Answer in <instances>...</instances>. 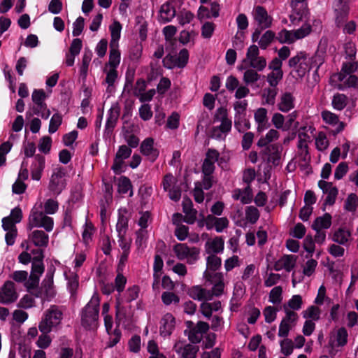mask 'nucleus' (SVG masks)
<instances>
[{
	"instance_id": "obj_1",
	"label": "nucleus",
	"mask_w": 358,
	"mask_h": 358,
	"mask_svg": "<svg viewBox=\"0 0 358 358\" xmlns=\"http://www.w3.org/2000/svg\"><path fill=\"white\" fill-rule=\"evenodd\" d=\"M322 63V59L318 56L310 57L305 52H299L289 59L288 65L292 69V76L301 78L309 72L311 68L315 66L318 68Z\"/></svg>"
},
{
	"instance_id": "obj_2",
	"label": "nucleus",
	"mask_w": 358,
	"mask_h": 358,
	"mask_svg": "<svg viewBox=\"0 0 358 358\" xmlns=\"http://www.w3.org/2000/svg\"><path fill=\"white\" fill-rule=\"evenodd\" d=\"M99 305L100 298L97 293H94L81 311V324L83 327L89 329L97 327Z\"/></svg>"
},
{
	"instance_id": "obj_3",
	"label": "nucleus",
	"mask_w": 358,
	"mask_h": 358,
	"mask_svg": "<svg viewBox=\"0 0 358 358\" xmlns=\"http://www.w3.org/2000/svg\"><path fill=\"white\" fill-rule=\"evenodd\" d=\"M41 208V203L39 206H34L32 208L28 217L27 228L29 230L33 228H43L47 232H50L54 227L53 219L47 216Z\"/></svg>"
},
{
	"instance_id": "obj_4",
	"label": "nucleus",
	"mask_w": 358,
	"mask_h": 358,
	"mask_svg": "<svg viewBox=\"0 0 358 358\" xmlns=\"http://www.w3.org/2000/svg\"><path fill=\"white\" fill-rule=\"evenodd\" d=\"M62 318L61 309L57 306H51L44 312L38 329L41 333H50L61 324Z\"/></svg>"
},
{
	"instance_id": "obj_5",
	"label": "nucleus",
	"mask_w": 358,
	"mask_h": 358,
	"mask_svg": "<svg viewBox=\"0 0 358 358\" xmlns=\"http://www.w3.org/2000/svg\"><path fill=\"white\" fill-rule=\"evenodd\" d=\"M348 332L345 327H341L331 330L329 334L327 348L329 354L334 357L347 345Z\"/></svg>"
},
{
	"instance_id": "obj_6",
	"label": "nucleus",
	"mask_w": 358,
	"mask_h": 358,
	"mask_svg": "<svg viewBox=\"0 0 358 358\" xmlns=\"http://www.w3.org/2000/svg\"><path fill=\"white\" fill-rule=\"evenodd\" d=\"M259 53L258 46L256 45H250L247 49L245 57L242 60V64L238 66V69L243 70L250 67L257 71H262L266 68L267 62L266 58L260 56Z\"/></svg>"
},
{
	"instance_id": "obj_7",
	"label": "nucleus",
	"mask_w": 358,
	"mask_h": 358,
	"mask_svg": "<svg viewBox=\"0 0 358 358\" xmlns=\"http://www.w3.org/2000/svg\"><path fill=\"white\" fill-rule=\"evenodd\" d=\"M311 25L309 22H304L303 25L296 30L289 31L281 30L278 35V39L281 43H292L296 40L302 39L311 32Z\"/></svg>"
},
{
	"instance_id": "obj_8",
	"label": "nucleus",
	"mask_w": 358,
	"mask_h": 358,
	"mask_svg": "<svg viewBox=\"0 0 358 358\" xmlns=\"http://www.w3.org/2000/svg\"><path fill=\"white\" fill-rule=\"evenodd\" d=\"M173 250L179 260H186L189 264L195 263L199 257V249L196 247H189L185 243H177Z\"/></svg>"
},
{
	"instance_id": "obj_9",
	"label": "nucleus",
	"mask_w": 358,
	"mask_h": 358,
	"mask_svg": "<svg viewBox=\"0 0 358 358\" xmlns=\"http://www.w3.org/2000/svg\"><path fill=\"white\" fill-rule=\"evenodd\" d=\"M203 277L206 282L213 285V288L210 290L212 298L219 296L222 294L224 289V276L221 273H211L205 271L203 273Z\"/></svg>"
},
{
	"instance_id": "obj_10",
	"label": "nucleus",
	"mask_w": 358,
	"mask_h": 358,
	"mask_svg": "<svg viewBox=\"0 0 358 358\" xmlns=\"http://www.w3.org/2000/svg\"><path fill=\"white\" fill-rule=\"evenodd\" d=\"M358 65L356 62H347L343 64L341 71L334 73L330 77V83L334 87L342 89V82L347 75H350L357 70Z\"/></svg>"
},
{
	"instance_id": "obj_11",
	"label": "nucleus",
	"mask_w": 358,
	"mask_h": 358,
	"mask_svg": "<svg viewBox=\"0 0 358 358\" xmlns=\"http://www.w3.org/2000/svg\"><path fill=\"white\" fill-rule=\"evenodd\" d=\"M162 186L165 192H169V198L178 201L181 197V192L177 186V179L171 173L165 175L162 181Z\"/></svg>"
},
{
	"instance_id": "obj_12",
	"label": "nucleus",
	"mask_w": 358,
	"mask_h": 358,
	"mask_svg": "<svg viewBox=\"0 0 358 358\" xmlns=\"http://www.w3.org/2000/svg\"><path fill=\"white\" fill-rule=\"evenodd\" d=\"M56 292L53 285V274L47 273L36 296L43 301H50Z\"/></svg>"
},
{
	"instance_id": "obj_13",
	"label": "nucleus",
	"mask_w": 358,
	"mask_h": 358,
	"mask_svg": "<svg viewBox=\"0 0 358 358\" xmlns=\"http://www.w3.org/2000/svg\"><path fill=\"white\" fill-rule=\"evenodd\" d=\"M321 117L326 124L334 128L332 131L334 135L342 132L345 127V123L340 120L338 115L330 110H322L321 112Z\"/></svg>"
},
{
	"instance_id": "obj_14",
	"label": "nucleus",
	"mask_w": 358,
	"mask_h": 358,
	"mask_svg": "<svg viewBox=\"0 0 358 358\" xmlns=\"http://www.w3.org/2000/svg\"><path fill=\"white\" fill-rule=\"evenodd\" d=\"M189 53L187 50H181L178 55H167L164 58V66L167 69H173L175 67L183 68L188 62Z\"/></svg>"
},
{
	"instance_id": "obj_15",
	"label": "nucleus",
	"mask_w": 358,
	"mask_h": 358,
	"mask_svg": "<svg viewBox=\"0 0 358 358\" xmlns=\"http://www.w3.org/2000/svg\"><path fill=\"white\" fill-rule=\"evenodd\" d=\"M254 21L262 29H268L271 27L273 17L268 15L266 9L262 6H256L252 11Z\"/></svg>"
},
{
	"instance_id": "obj_16",
	"label": "nucleus",
	"mask_w": 358,
	"mask_h": 358,
	"mask_svg": "<svg viewBox=\"0 0 358 358\" xmlns=\"http://www.w3.org/2000/svg\"><path fill=\"white\" fill-rule=\"evenodd\" d=\"M17 297L14 282L10 280L5 282L0 288V303L9 304L15 301Z\"/></svg>"
},
{
	"instance_id": "obj_17",
	"label": "nucleus",
	"mask_w": 358,
	"mask_h": 358,
	"mask_svg": "<svg viewBox=\"0 0 358 358\" xmlns=\"http://www.w3.org/2000/svg\"><path fill=\"white\" fill-rule=\"evenodd\" d=\"M173 350L181 358H196L199 348L196 345L178 341L174 344Z\"/></svg>"
},
{
	"instance_id": "obj_18",
	"label": "nucleus",
	"mask_w": 358,
	"mask_h": 358,
	"mask_svg": "<svg viewBox=\"0 0 358 358\" xmlns=\"http://www.w3.org/2000/svg\"><path fill=\"white\" fill-rule=\"evenodd\" d=\"M221 160L217 150L213 148L208 149L202 165V173L213 174L215 169V162H220Z\"/></svg>"
},
{
	"instance_id": "obj_19",
	"label": "nucleus",
	"mask_w": 358,
	"mask_h": 358,
	"mask_svg": "<svg viewBox=\"0 0 358 358\" xmlns=\"http://www.w3.org/2000/svg\"><path fill=\"white\" fill-rule=\"evenodd\" d=\"M292 11L289 15V20L293 26H298L301 22H308L309 11L307 4L292 7Z\"/></svg>"
},
{
	"instance_id": "obj_20",
	"label": "nucleus",
	"mask_w": 358,
	"mask_h": 358,
	"mask_svg": "<svg viewBox=\"0 0 358 358\" xmlns=\"http://www.w3.org/2000/svg\"><path fill=\"white\" fill-rule=\"evenodd\" d=\"M64 170L56 168L53 170L50 182V189L56 194H59L65 187Z\"/></svg>"
},
{
	"instance_id": "obj_21",
	"label": "nucleus",
	"mask_w": 358,
	"mask_h": 358,
	"mask_svg": "<svg viewBox=\"0 0 358 358\" xmlns=\"http://www.w3.org/2000/svg\"><path fill=\"white\" fill-rule=\"evenodd\" d=\"M36 253L38 256L33 258L32 267L30 275V280L31 281L32 285H34L38 282L40 276L44 272V265L43 263V256L42 251L38 250Z\"/></svg>"
},
{
	"instance_id": "obj_22",
	"label": "nucleus",
	"mask_w": 358,
	"mask_h": 358,
	"mask_svg": "<svg viewBox=\"0 0 358 358\" xmlns=\"http://www.w3.org/2000/svg\"><path fill=\"white\" fill-rule=\"evenodd\" d=\"M131 154V149L128 146L123 145L120 146L114 159L112 169L115 173H120L122 171V166L124 159L129 157Z\"/></svg>"
},
{
	"instance_id": "obj_23",
	"label": "nucleus",
	"mask_w": 358,
	"mask_h": 358,
	"mask_svg": "<svg viewBox=\"0 0 358 358\" xmlns=\"http://www.w3.org/2000/svg\"><path fill=\"white\" fill-rule=\"evenodd\" d=\"M296 256L293 255H285L275 262L274 269L276 271L285 270L287 272H290L296 266Z\"/></svg>"
},
{
	"instance_id": "obj_24",
	"label": "nucleus",
	"mask_w": 358,
	"mask_h": 358,
	"mask_svg": "<svg viewBox=\"0 0 358 358\" xmlns=\"http://www.w3.org/2000/svg\"><path fill=\"white\" fill-rule=\"evenodd\" d=\"M140 149L141 153L151 162L155 161L159 154V150L155 147L154 139L152 138H145L141 143Z\"/></svg>"
},
{
	"instance_id": "obj_25",
	"label": "nucleus",
	"mask_w": 358,
	"mask_h": 358,
	"mask_svg": "<svg viewBox=\"0 0 358 358\" xmlns=\"http://www.w3.org/2000/svg\"><path fill=\"white\" fill-rule=\"evenodd\" d=\"M176 9L171 3L166 1L164 3L159 10L158 21L160 23H167L171 22L176 16Z\"/></svg>"
},
{
	"instance_id": "obj_26",
	"label": "nucleus",
	"mask_w": 358,
	"mask_h": 358,
	"mask_svg": "<svg viewBox=\"0 0 358 358\" xmlns=\"http://www.w3.org/2000/svg\"><path fill=\"white\" fill-rule=\"evenodd\" d=\"M176 320L171 313L165 314L160 320L159 333L163 337L169 336L174 328Z\"/></svg>"
},
{
	"instance_id": "obj_27",
	"label": "nucleus",
	"mask_w": 358,
	"mask_h": 358,
	"mask_svg": "<svg viewBox=\"0 0 358 358\" xmlns=\"http://www.w3.org/2000/svg\"><path fill=\"white\" fill-rule=\"evenodd\" d=\"M267 113V110L264 108H259L255 112L254 118L257 124V131L258 133L264 131L270 126Z\"/></svg>"
},
{
	"instance_id": "obj_28",
	"label": "nucleus",
	"mask_w": 358,
	"mask_h": 358,
	"mask_svg": "<svg viewBox=\"0 0 358 358\" xmlns=\"http://www.w3.org/2000/svg\"><path fill=\"white\" fill-rule=\"evenodd\" d=\"M260 31L256 30L252 35V41L253 42L258 41L259 48L262 50L266 49L272 43L275 38V34L271 30L266 31L259 40Z\"/></svg>"
},
{
	"instance_id": "obj_29",
	"label": "nucleus",
	"mask_w": 358,
	"mask_h": 358,
	"mask_svg": "<svg viewBox=\"0 0 358 358\" xmlns=\"http://www.w3.org/2000/svg\"><path fill=\"white\" fill-rule=\"evenodd\" d=\"M187 294L193 299L197 301H210L212 300V294L210 290L206 289L200 285H194L191 287Z\"/></svg>"
},
{
	"instance_id": "obj_30",
	"label": "nucleus",
	"mask_w": 358,
	"mask_h": 358,
	"mask_svg": "<svg viewBox=\"0 0 358 358\" xmlns=\"http://www.w3.org/2000/svg\"><path fill=\"white\" fill-rule=\"evenodd\" d=\"M44 168L45 157L41 155H35L30 168L31 178L39 180Z\"/></svg>"
},
{
	"instance_id": "obj_31",
	"label": "nucleus",
	"mask_w": 358,
	"mask_h": 358,
	"mask_svg": "<svg viewBox=\"0 0 358 358\" xmlns=\"http://www.w3.org/2000/svg\"><path fill=\"white\" fill-rule=\"evenodd\" d=\"M245 220H237L236 224L241 227H246L247 223L255 224L259 218V212L258 209L253 206H247L245 210Z\"/></svg>"
},
{
	"instance_id": "obj_32",
	"label": "nucleus",
	"mask_w": 358,
	"mask_h": 358,
	"mask_svg": "<svg viewBox=\"0 0 358 358\" xmlns=\"http://www.w3.org/2000/svg\"><path fill=\"white\" fill-rule=\"evenodd\" d=\"M29 240L36 247H47L49 243V236L45 231L36 229L29 234Z\"/></svg>"
},
{
	"instance_id": "obj_33",
	"label": "nucleus",
	"mask_w": 358,
	"mask_h": 358,
	"mask_svg": "<svg viewBox=\"0 0 358 358\" xmlns=\"http://www.w3.org/2000/svg\"><path fill=\"white\" fill-rule=\"evenodd\" d=\"M258 270L254 264L248 265L243 270L241 278L243 282H247L248 285L252 286L257 283Z\"/></svg>"
},
{
	"instance_id": "obj_34",
	"label": "nucleus",
	"mask_w": 358,
	"mask_h": 358,
	"mask_svg": "<svg viewBox=\"0 0 358 358\" xmlns=\"http://www.w3.org/2000/svg\"><path fill=\"white\" fill-rule=\"evenodd\" d=\"M164 266V262L162 258L158 255H156L155 256V261H154V265H153V283H152V288L154 290H157V292L159 289V282H160V276L162 274V270Z\"/></svg>"
},
{
	"instance_id": "obj_35",
	"label": "nucleus",
	"mask_w": 358,
	"mask_h": 358,
	"mask_svg": "<svg viewBox=\"0 0 358 358\" xmlns=\"http://www.w3.org/2000/svg\"><path fill=\"white\" fill-rule=\"evenodd\" d=\"M103 73L106 78L102 84L106 85V92H111L114 88V85L118 78V73L117 69L103 67Z\"/></svg>"
},
{
	"instance_id": "obj_36",
	"label": "nucleus",
	"mask_w": 358,
	"mask_h": 358,
	"mask_svg": "<svg viewBox=\"0 0 358 358\" xmlns=\"http://www.w3.org/2000/svg\"><path fill=\"white\" fill-rule=\"evenodd\" d=\"M224 241L222 237H215L208 240L205 244V250L208 254H217L222 252Z\"/></svg>"
},
{
	"instance_id": "obj_37",
	"label": "nucleus",
	"mask_w": 358,
	"mask_h": 358,
	"mask_svg": "<svg viewBox=\"0 0 358 358\" xmlns=\"http://www.w3.org/2000/svg\"><path fill=\"white\" fill-rule=\"evenodd\" d=\"M232 198L234 200H240L242 203H250L252 199V189L250 185H247L244 189H235L232 192Z\"/></svg>"
},
{
	"instance_id": "obj_38",
	"label": "nucleus",
	"mask_w": 358,
	"mask_h": 358,
	"mask_svg": "<svg viewBox=\"0 0 358 358\" xmlns=\"http://www.w3.org/2000/svg\"><path fill=\"white\" fill-rule=\"evenodd\" d=\"M294 108V97L290 92L283 93L278 103V108L283 112L287 113Z\"/></svg>"
},
{
	"instance_id": "obj_39",
	"label": "nucleus",
	"mask_w": 358,
	"mask_h": 358,
	"mask_svg": "<svg viewBox=\"0 0 358 358\" xmlns=\"http://www.w3.org/2000/svg\"><path fill=\"white\" fill-rule=\"evenodd\" d=\"M6 220L2 224L3 229L6 232L5 235V241L7 245L11 246L14 245L15 239L17 236V229L16 225L6 222Z\"/></svg>"
},
{
	"instance_id": "obj_40",
	"label": "nucleus",
	"mask_w": 358,
	"mask_h": 358,
	"mask_svg": "<svg viewBox=\"0 0 358 358\" xmlns=\"http://www.w3.org/2000/svg\"><path fill=\"white\" fill-rule=\"evenodd\" d=\"M122 26L120 22L114 20L109 26L110 41L109 45L119 46V41L121 36Z\"/></svg>"
},
{
	"instance_id": "obj_41",
	"label": "nucleus",
	"mask_w": 358,
	"mask_h": 358,
	"mask_svg": "<svg viewBox=\"0 0 358 358\" xmlns=\"http://www.w3.org/2000/svg\"><path fill=\"white\" fill-rule=\"evenodd\" d=\"M109 60L104 67L117 69L121 60V54L119 50V46L109 45Z\"/></svg>"
},
{
	"instance_id": "obj_42",
	"label": "nucleus",
	"mask_w": 358,
	"mask_h": 358,
	"mask_svg": "<svg viewBox=\"0 0 358 358\" xmlns=\"http://www.w3.org/2000/svg\"><path fill=\"white\" fill-rule=\"evenodd\" d=\"M335 11L336 13V23L339 26L340 23L348 17L349 13L348 0H339L335 7Z\"/></svg>"
},
{
	"instance_id": "obj_43",
	"label": "nucleus",
	"mask_w": 358,
	"mask_h": 358,
	"mask_svg": "<svg viewBox=\"0 0 358 358\" xmlns=\"http://www.w3.org/2000/svg\"><path fill=\"white\" fill-rule=\"evenodd\" d=\"M331 224V216L325 213L322 216L317 217L312 224V228L315 231L327 229Z\"/></svg>"
},
{
	"instance_id": "obj_44",
	"label": "nucleus",
	"mask_w": 358,
	"mask_h": 358,
	"mask_svg": "<svg viewBox=\"0 0 358 358\" xmlns=\"http://www.w3.org/2000/svg\"><path fill=\"white\" fill-rule=\"evenodd\" d=\"M310 141V137L306 132L302 131H299L298 134L297 148L300 155H304L306 157L308 155V143Z\"/></svg>"
},
{
	"instance_id": "obj_45",
	"label": "nucleus",
	"mask_w": 358,
	"mask_h": 358,
	"mask_svg": "<svg viewBox=\"0 0 358 358\" xmlns=\"http://www.w3.org/2000/svg\"><path fill=\"white\" fill-rule=\"evenodd\" d=\"M260 315V310L252 304L247 305L244 308V316L249 324H255Z\"/></svg>"
},
{
	"instance_id": "obj_46",
	"label": "nucleus",
	"mask_w": 358,
	"mask_h": 358,
	"mask_svg": "<svg viewBox=\"0 0 358 358\" xmlns=\"http://www.w3.org/2000/svg\"><path fill=\"white\" fill-rule=\"evenodd\" d=\"M31 99L33 102L36 104V106L34 107V113L38 114L39 110L38 108H44L45 103L44 100L45 99V93L43 90H35L31 96Z\"/></svg>"
},
{
	"instance_id": "obj_47",
	"label": "nucleus",
	"mask_w": 358,
	"mask_h": 358,
	"mask_svg": "<svg viewBox=\"0 0 358 358\" xmlns=\"http://www.w3.org/2000/svg\"><path fill=\"white\" fill-rule=\"evenodd\" d=\"M280 134L275 129H269L267 133L262 136L257 141V145L259 147H264L268 143L278 139Z\"/></svg>"
},
{
	"instance_id": "obj_48",
	"label": "nucleus",
	"mask_w": 358,
	"mask_h": 358,
	"mask_svg": "<svg viewBox=\"0 0 358 358\" xmlns=\"http://www.w3.org/2000/svg\"><path fill=\"white\" fill-rule=\"evenodd\" d=\"M127 213L124 211V214L119 212L118 220L116 224V231L117 236H126L128 228V217L125 215Z\"/></svg>"
},
{
	"instance_id": "obj_49",
	"label": "nucleus",
	"mask_w": 358,
	"mask_h": 358,
	"mask_svg": "<svg viewBox=\"0 0 358 358\" xmlns=\"http://www.w3.org/2000/svg\"><path fill=\"white\" fill-rule=\"evenodd\" d=\"M302 304V297L299 294L293 295L287 303L283 305V310H285L286 308L287 310L296 312L301 308Z\"/></svg>"
},
{
	"instance_id": "obj_50",
	"label": "nucleus",
	"mask_w": 358,
	"mask_h": 358,
	"mask_svg": "<svg viewBox=\"0 0 358 358\" xmlns=\"http://www.w3.org/2000/svg\"><path fill=\"white\" fill-rule=\"evenodd\" d=\"M315 144L318 151L326 150L329 145V141L324 131H320L315 138Z\"/></svg>"
},
{
	"instance_id": "obj_51",
	"label": "nucleus",
	"mask_w": 358,
	"mask_h": 358,
	"mask_svg": "<svg viewBox=\"0 0 358 358\" xmlns=\"http://www.w3.org/2000/svg\"><path fill=\"white\" fill-rule=\"evenodd\" d=\"M244 69L245 71L243 73V80L246 85H252L259 80L260 75L258 73L259 71L250 67Z\"/></svg>"
},
{
	"instance_id": "obj_52",
	"label": "nucleus",
	"mask_w": 358,
	"mask_h": 358,
	"mask_svg": "<svg viewBox=\"0 0 358 358\" xmlns=\"http://www.w3.org/2000/svg\"><path fill=\"white\" fill-rule=\"evenodd\" d=\"M22 219V210L19 207H16L13 208L9 216L5 217L2 219V224H3V222L6 220V222L13 224L14 225H16L17 223H19L21 222Z\"/></svg>"
},
{
	"instance_id": "obj_53",
	"label": "nucleus",
	"mask_w": 358,
	"mask_h": 358,
	"mask_svg": "<svg viewBox=\"0 0 358 358\" xmlns=\"http://www.w3.org/2000/svg\"><path fill=\"white\" fill-rule=\"evenodd\" d=\"M321 310L320 309L315 306H310L308 307L303 312V317L306 320H310L312 321H317L320 318Z\"/></svg>"
},
{
	"instance_id": "obj_54",
	"label": "nucleus",
	"mask_w": 358,
	"mask_h": 358,
	"mask_svg": "<svg viewBox=\"0 0 358 358\" xmlns=\"http://www.w3.org/2000/svg\"><path fill=\"white\" fill-rule=\"evenodd\" d=\"M67 287L71 294H74L78 287V275L76 273H65Z\"/></svg>"
},
{
	"instance_id": "obj_55",
	"label": "nucleus",
	"mask_w": 358,
	"mask_h": 358,
	"mask_svg": "<svg viewBox=\"0 0 358 358\" xmlns=\"http://www.w3.org/2000/svg\"><path fill=\"white\" fill-rule=\"evenodd\" d=\"M222 260L220 257L216 256L215 254H209V256L206 259V271L210 272L215 271L219 269L221 266Z\"/></svg>"
},
{
	"instance_id": "obj_56",
	"label": "nucleus",
	"mask_w": 358,
	"mask_h": 358,
	"mask_svg": "<svg viewBox=\"0 0 358 358\" xmlns=\"http://www.w3.org/2000/svg\"><path fill=\"white\" fill-rule=\"evenodd\" d=\"M119 115L117 108H111L107 114V120L106 123V129L108 131L113 130L116 124V122Z\"/></svg>"
},
{
	"instance_id": "obj_57",
	"label": "nucleus",
	"mask_w": 358,
	"mask_h": 358,
	"mask_svg": "<svg viewBox=\"0 0 358 358\" xmlns=\"http://www.w3.org/2000/svg\"><path fill=\"white\" fill-rule=\"evenodd\" d=\"M282 301V289L280 286H275L269 292L268 301L273 304H280Z\"/></svg>"
},
{
	"instance_id": "obj_58",
	"label": "nucleus",
	"mask_w": 358,
	"mask_h": 358,
	"mask_svg": "<svg viewBox=\"0 0 358 358\" xmlns=\"http://www.w3.org/2000/svg\"><path fill=\"white\" fill-rule=\"evenodd\" d=\"M348 98L343 94H336L333 96L331 105L335 110H342L347 105Z\"/></svg>"
},
{
	"instance_id": "obj_59",
	"label": "nucleus",
	"mask_w": 358,
	"mask_h": 358,
	"mask_svg": "<svg viewBox=\"0 0 358 358\" xmlns=\"http://www.w3.org/2000/svg\"><path fill=\"white\" fill-rule=\"evenodd\" d=\"M234 127L238 132H243L250 128V123L246 115L234 117Z\"/></svg>"
},
{
	"instance_id": "obj_60",
	"label": "nucleus",
	"mask_w": 358,
	"mask_h": 358,
	"mask_svg": "<svg viewBox=\"0 0 358 358\" xmlns=\"http://www.w3.org/2000/svg\"><path fill=\"white\" fill-rule=\"evenodd\" d=\"M350 237V233L348 230L339 229L334 233L333 240L339 244L344 245L349 241Z\"/></svg>"
},
{
	"instance_id": "obj_61",
	"label": "nucleus",
	"mask_w": 358,
	"mask_h": 358,
	"mask_svg": "<svg viewBox=\"0 0 358 358\" xmlns=\"http://www.w3.org/2000/svg\"><path fill=\"white\" fill-rule=\"evenodd\" d=\"M357 206L358 196L354 193L350 194L345 201V210L353 213L356 211Z\"/></svg>"
},
{
	"instance_id": "obj_62",
	"label": "nucleus",
	"mask_w": 358,
	"mask_h": 358,
	"mask_svg": "<svg viewBox=\"0 0 358 358\" xmlns=\"http://www.w3.org/2000/svg\"><path fill=\"white\" fill-rule=\"evenodd\" d=\"M162 301L166 306L171 304H178L180 302L179 296L173 292H164L162 294Z\"/></svg>"
},
{
	"instance_id": "obj_63",
	"label": "nucleus",
	"mask_w": 358,
	"mask_h": 358,
	"mask_svg": "<svg viewBox=\"0 0 358 358\" xmlns=\"http://www.w3.org/2000/svg\"><path fill=\"white\" fill-rule=\"evenodd\" d=\"M283 77V71H271L267 74L266 80L270 86L276 87Z\"/></svg>"
},
{
	"instance_id": "obj_64",
	"label": "nucleus",
	"mask_w": 358,
	"mask_h": 358,
	"mask_svg": "<svg viewBox=\"0 0 358 358\" xmlns=\"http://www.w3.org/2000/svg\"><path fill=\"white\" fill-rule=\"evenodd\" d=\"M62 116L61 114L56 113H55L50 121L48 131L50 134H54L56 132L62 124Z\"/></svg>"
}]
</instances>
